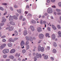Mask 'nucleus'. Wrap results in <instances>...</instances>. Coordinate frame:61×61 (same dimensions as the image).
I'll return each mask as SVG.
<instances>
[{"mask_svg":"<svg viewBox=\"0 0 61 61\" xmlns=\"http://www.w3.org/2000/svg\"><path fill=\"white\" fill-rule=\"evenodd\" d=\"M58 5L59 7H61V2H59L58 3Z\"/></svg>","mask_w":61,"mask_h":61,"instance_id":"obj_31","label":"nucleus"},{"mask_svg":"<svg viewBox=\"0 0 61 61\" xmlns=\"http://www.w3.org/2000/svg\"><path fill=\"white\" fill-rule=\"evenodd\" d=\"M37 30L39 32H40L42 31L41 27H38L37 29Z\"/></svg>","mask_w":61,"mask_h":61,"instance_id":"obj_8","label":"nucleus"},{"mask_svg":"<svg viewBox=\"0 0 61 61\" xmlns=\"http://www.w3.org/2000/svg\"><path fill=\"white\" fill-rule=\"evenodd\" d=\"M4 24V23H1L0 24V26H2Z\"/></svg>","mask_w":61,"mask_h":61,"instance_id":"obj_43","label":"nucleus"},{"mask_svg":"<svg viewBox=\"0 0 61 61\" xmlns=\"http://www.w3.org/2000/svg\"><path fill=\"white\" fill-rule=\"evenodd\" d=\"M27 34V31H24V35L25 36Z\"/></svg>","mask_w":61,"mask_h":61,"instance_id":"obj_25","label":"nucleus"},{"mask_svg":"<svg viewBox=\"0 0 61 61\" xmlns=\"http://www.w3.org/2000/svg\"><path fill=\"white\" fill-rule=\"evenodd\" d=\"M29 8V6L28 5L27 6V7H26V8Z\"/></svg>","mask_w":61,"mask_h":61,"instance_id":"obj_63","label":"nucleus"},{"mask_svg":"<svg viewBox=\"0 0 61 61\" xmlns=\"http://www.w3.org/2000/svg\"><path fill=\"white\" fill-rule=\"evenodd\" d=\"M50 49V47L49 46H47L46 50H48Z\"/></svg>","mask_w":61,"mask_h":61,"instance_id":"obj_28","label":"nucleus"},{"mask_svg":"<svg viewBox=\"0 0 61 61\" xmlns=\"http://www.w3.org/2000/svg\"><path fill=\"white\" fill-rule=\"evenodd\" d=\"M9 58H11L12 59H13L14 58V56H10L9 57Z\"/></svg>","mask_w":61,"mask_h":61,"instance_id":"obj_24","label":"nucleus"},{"mask_svg":"<svg viewBox=\"0 0 61 61\" xmlns=\"http://www.w3.org/2000/svg\"><path fill=\"white\" fill-rule=\"evenodd\" d=\"M6 37V36H2L1 37V38H4Z\"/></svg>","mask_w":61,"mask_h":61,"instance_id":"obj_51","label":"nucleus"},{"mask_svg":"<svg viewBox=\"0 0 61 61\" xmlns=\"http://www.w3.org/2000/svg\"><path fill=\"white\" fill-rule=\"evenodd\" d=\"M10 24L11 25H15V22L12 21H10Z\"/></svg>","mask_w":61,"mask_h":61,"instance_id":"obj_11","label":"nucleus"},{"mask_svg":"<svg viewBox=\"0 0 61 61\" xmlns=\"http://www.w3.org/2000/svg\"><path fill=\"white\" fill-rule=\"evenodd\" d=\"M32 17V15L30 13H28L27 15V17L30 18Z\"/></svg>","mask_w":61,"mask_h":61,"instance_id":"obj_13","label":"nucleus"},{"mask_svg":"<svg viewBox=\"0 0 61 61\" xmlns=\"http://www.w3.org/2000/svg\"><path fill=\"white\" fill-rule=\"evenodd\" d=\"M10 9L12 11L13 10V9L12 7H10Z\"/></svg>","mask_w":61,"mask_h":61,"instance_id":"obj_60","label":"nucleus"},{"mask_svg":"<svg viewBox=\"0 0 61 61\" xmlns=\"http://www.w3.org/2000/svg\"><path fill=\"white\" fill-rule=\"evenodd\" d=\"M57 27L59 29H60L61 28V27L59 25H58L57 26Z\"/></svg>","mask_w":61,"mask_h":61,"instance_id":"obj_45","label":"nucleus"},{"mask_svg":"<svg viewBox=\"0 0 61 61\" xmlns=\"http://www.w3.org/2000/svg\"><path fill=\"white\" fill-rule=\"evenodd\" d=\"M53 46L55 47H56L57 46V45H56V43H55L53 44Z\"/></svg>","mask_w":61,"mask_h":61,"instance_id":"obj_42","label":"nucleus"},{"mask_svg":"<svg viewBox=\"0 0 61 61\" xmlns=\"http://www.w3.org/2000/svg\"><path fill=\"white\" fill-rule=\"evenodd\" d=\"M33 48L34 49V50H33V51H35V49L36 48V46H34Z\"/></svg>","mask_w":61,"mask_h":61,"instance_id":"obj_48","label":"nucleus"},{"mask_svg":"<svg viewBox=\"0 0 61 61\" xmlns=\"http://www.w3.org/2000/svg\"><path fill=\"white\" fill-rule=\"evenodd\" d=\"M6 20V19L4 18V17H2V22H5Z\"/></svg>","mask_w":61,"mask_h":61,"instance_id":"obj_10","label":"nucleus"},{"mask_svg":"<svg viewBox=\"0 0 61 61\" xmlns=\"http://www.w3.org/2000/svg\"><path fill=\"white\" fill-rule=\"evenodd\" d=\"M13 17H14V19L15 20H17L18 19L17 16L15 15H14Z\"/></svg>","mask_w":61,"mask_h":61,"instance_id":"obj_21","label":"nucleus"},{"mask_svg":"<svg viewBox=\"0 0 61 61\" xmlns=\"http://www.w3.org/2000/svg\"><path fill=\"white\" fill-rule=\"evenodd\" d=\"M2 41L3 42H5L6 41V40L5 39H3L2 40Z\"/></svg>","mask_w":61,"mask_h":61,"instance_id":"obj_46","label":"nucleus"},{"mask_svg":"<svg viewBox=\"0 0 61 61\" xmlns=\"http://www.w3.org/2000/svg\"><path fill=\"white\" fill-rule=\"evenodd\" d=\"M51 1L52 2V3H54L55 2V0H51Z\"/></svg>","mask_w":61,"mask_h":61,"instance_id":"obj_55","label":"nucleus"},{"mask_svg":"<svg viewBox=\"0 0 61 61\" xmlns=\"http://www.w3.org/2000/svg\"><path fill=\"white\" fill-rule=\"evenodd\" d=\"M25 20V18H24L23 19V20H22V21H24Z\"/></svg>","mask_w":61,"mask_h":61,"instance_id":"obj_61","label":"nucleus"},{"mask_svg":"<svg viewBox=\"0 0 61 61\" xmlns=\"http://www.w3.org/2000/svg\"><path fill=\"white\" fill-rule=\"evenodd\" d=\"M14 7L15 8H17L18 7V6L16 5H15L14 6Z\"/></svg>","mask_w":61,"mask_h":61,"instance_id":"obj_57","label":"nucleus"},{"mask_svg":"<svg viewBox=\"0 0 61 61\" xmlns=\"http://www.w3.org/2000/svg\"><path fill=\"white\" fill-rule=\"evenodd\" d=\"M44 36V35H43L42 34H40L39 36V38L41 39H42Z\"/></svg>","mask_w":61,"mask_h":61,"instance_id":"obj_5","label":"nucleus"},{"mask_svg":"<svg viewBox=\"0 0 61 61\" xmlns=\"http://www.w3.org/2000/svg\"><path fill=\"white\" fill-rule=\"evenodd\" d=\"M57 14L59 15H61V13L60 12H58L57 13Z\"/></svg>","mask_w":61,"mask_h":61,"instance_id":"obj_41","label":"nucleus"},{"mask_svg":"<svg viewBox=\"0 0 61 61\" xmlns=\"http://www.w3.org/2000/svg\"><path fill=\"white\" fill-rule=\"evenodd\" d=\"M53 52L54 53H56V51L55 49H54L53 50Z\"/></svg>","mask_w":61,"mask_h":61,"instance_id":"obj_26","label":"nucleus"},{"mask_svg":"<svg viewBox=\"0 0 61 61\" xmlns=\"http://www.w3.org/2000/svg\"><path fill=\"white\" fill-rule=\"evenodd\" d=\"M18 38H14L13 39V40L14 41V42L15 41H16L17 40H18Z\"/></svg>","mask_w":61,"mask_h":61,"instance_id":"obj_32","label":"nucleus"},{"mask_svg":"<svg viewBox=\"0 0 61 61\" xmlns=\"http://www.w3.org/2000/svg\"><path fill=\"white\" fill-rule=\"evenodd\" d=\"M44 58L45 59H46L48 58V56L47 55H46L44 57Z\"/></svg>","mask_w":61,"mask_h":61,"instance_id":"obj_23","label":"nucleus"},{"mask_svg":"<svg viewBox=\"0 0 61 61\" xmlns=\"http://www.w3.org/2000/svg\"><path fill=\"white\" fill-rule=\"evenodd\" d=\"M56 36H55V35L54 34H53L51 36V37L52 39L53 40H54L55 39V37Z\"/></svg>","mask_w":61,"mask_h":61,"instance_id":"obj_15","label":"nucleus"},{"mask_svg":"<svg viewBox=\"0 0 61 61\" xmlns=\"http://www.w3.org/2000/svg\"><path fill=\"white\" fill-rule=\"evenodd\" d=\"M37 60L36 57V56H35L34 58V61H36Z\"/></svg>","mask_w":61,"mask_h":61,"instance_id":"obj_38","label":"nucleus"},{"mask_svg":"<svg viewBox=\"0 0 61 61\" xmlns=\"http://www.w3.org/2000/svg\"><path fill=\"white\" fill-rule=\"evenodd\" d=\"M7 56L6 55H4L3 56V57L4 58H6V57Z\"/></svg>","mask_w":61,"mask_h":61,"instance_id":"obj_49","label":"nucleus"},{"mask_svg":"<svg viewBox=\"0 0 61 61\" xmlns=\"http://www.w3.org/2000/svg\"><path fill=\"white\" fill-rule=\"evenodd\" d=\"M52 7H53V8H56V6L55 5H53L52 6Z\"/></svg>","mask_w":61,"mask_h":61,"instance_id":"obj_59","label":"nucleus"},{"mask_svg":"<svg viewBox=\"0 0 61 61\" xmlns=\"http://www.w3.org/2000/svg\"><path fill=\"white\" fill-rule=\"evenodd\" d=\"M6 45L5 44H3L0 47V49H2L4 47H5V46Z\"/></svg>","mask_w":61,"mask_h":61,"instance_id":"obj_6","label":"nucleus"},{"mask_svg":"<svg viewBox=\"0 0 61 61\" xmlns=\"http://www.w3.org/2000/svg\"><path fill=\"white\" fill-rule=\"evenodd\" d=\"M47 3H49L50 2V0H47Z\"/></svg>","mask_w":61,"mask_h":61,"instance_id":"obj_52","label":"nucleus"},{"mask_svg":"<svg viewBox=\"0 0 61 61\" xmlns=\"http://www.w3.org/2000/svg\"><path fill=\"white\" fill-rule=\"evenodd\" d=\"M52 27L53 29L54 30H56V27H55L54 25H52Z\"/></svg>","mask_w":61,"mask_h":61,"instance_id":"obj_19","label":"nucleus"},{"mask_svg":"<svg viewBox=\"0 0 61 61\" xmlns=\"http://www.w3.org/2000/svg\"><path fill=\"white\" fill-rule=\"evenodd\" d=\"M0 9L2 11L4 10V9L2 7H0Z\"/></svg>","mask_w":61,"mask_h":61,"instance_id":"obj_35","label":"nucleus"},{"mask_svg":"<svg viewBox=\"0 0 61 61\" xmlns=\"http://www.w3.org/2000/svg\"><path fill=\"white\" fill-rule=\"evenodd\" d=\"M31 22L32 23H34V24H35L36 23V21L34 20H32L31 21Z\"/></svg>","mask_w":61,"mask_h":61,"instance_id":"obj_20","label":"nucleus"},{"mask_svg":"<svg viewBox=\"0 0 61 61\" xmlns=\"http://www.w3.org/2000/svg\"><path fill=\"white\" fill-rule=\"evenodd\" d=\"M26 52V50L25 49H23L22 50V53H24Z\"/></svg>","mask_w":61,"mask_h":61,"instance_id":"obj_40","label":"nucleus"},{"mask_svg":"<svg viewBox=\"0 0 61 61\" xmlns=\"http://www.w3.org/2000/svg\"><path fill=\"white\" fill-rule=\"evenodd\" d=\"M16 56H18V57H19V56H20V54H16Z\"/></svg>","mask_w":61,"mask_h":61,"instance_id":"obj_53","label":"nucleus"},{"mask_svg":"<svg viewBox=\"0 0 61 61\" xmlns=\"http://www.w3.org/2000/svg\"><path fill=\"white\" fill-rule=\"evenodd\" d=\"M56 11L57 12H59L60 11V10L57 9H56Z\"/></svg>","mask_w":61,"mask_h":61,"instance_id":"obj_34","label":"nucleus"},{"mask_svg":"<svg viewBox=\"0 0 61 61\" xmlns=\"http://www.w3.org/2000/svg\"><path fill=\"white\" fill-rule=\"evenodd\" d=\"M25 38H26L27 41H28L29 40L31 41H33V39L31 37L26 36L25 37Z\"/></svg>","mask_w":61,"mask_h":61,"instance_id":"obj_1","label":"nucleus"},{"mask_svg":"<svg viewBox=\"0 0 61 61\" xmlns=\"http://www.w3.org/2000/svg\"><path fill=\"white\" fill-rule=\"evenodd\" d=\"M10 60L9 59H7L6 60V61H9Z\"/></svg>","mask_w":61,"mask_h":61,"instance_id":"obj_64","label":"nucleus"},{"mask_svg":"<svg viewBox=\"0 0 61 61\" xmlns=\"http://www.w3.org/2000/svg\"><path fill=\"white\" fill-rule=\"evenodd\" d=\"M58 34L61 37V32L59 31L58 32Z\"/></svg>","mask_w":61,"mask_h":61,"instance_id":"obj_29","label":"nucleus"},{"mask_svg":"<svg viewBox=\"0 0 61 61\" xmlns=\"http://www.w3.org/2000/svg\"><path fill=\"white\" fill-rule=\"evenodd\" d=\"M17 11L19 13H20L21 12V10L20 9L19 10H17Z\"/></svg>","mask_w":61,"mask_h":61,"instance_id":"obj_27","label":"nucleus"},{"mask_svg":"<svg viewBox=\"0 0 61 61\" xmlns=\"http://www.w3.org/2000/svg\"><path fill=\"white\" fill-rule=\"evenodd\" d=\"M51 59L52 61H53L54 60V58H53V57H51Z\"/></svg>","mask_w":61,"mask_h":61,"instance_id":"obj_44","label":"nucleus"},{"mask_svg":"<svg viewBox=\"0 0 61 61\" xmlns=\"http://www.w3.org/2000/svg\"><path fill=\"white\" fill-rule=\"evenodd\" d=\"M43 23L44 24H45L46 23V21H43Z\"/></svg>","mask_w":61,"mask_h":61,"instance_id":"obj_58","label":"nucleus"},{"mask_svg":"<svg viewBox=\"0 0 61 61\" xmlns=\"http://www.w3.org/2000/svg\"><path fill=\"white\" fill-rule=\"evenodd\" d=\"M49 34L48 33H46V37L48 36H49Z\"/></svg>","mask_w":61,"mask_h":61,"instance_id":"obj_47","label":"nucleus"},{"mask_svg":"<svg viewBox=\"0 0 61 61\" xmlns=\"http://www.w3.org/2000/svg\"><path fill=\"white\" fill-rule=\"evenodd\" d=\"M25 42H24L23 41H21V42L20 45L21 46H24L25 45Z\"/></svg>","mask_w":61,"mask_h":61,"instance_id":"obj_9","label":"nucleus"},{"mask_svg":"<svg viewBox=\"0 0 61 61\" xmlns=\"http://www.w3.org/2000/svg\"><path fill=\"white\" fill-rule=\"evenodd\" d=\"M15 51V50L14 49H12L11 50L10 53H14Z\"/></svg>","mask_w":61,"mask_h":61,"instance_id":"obj_14","label":"nucleus"},{"mask_svg":"<svg viewBox=\"0 0 61 61\" xmlns=\"http://www.w3.org/2000/svg\"><path fill=\"white\" fill-rule=\"evenodd\" d=\"M9 42H14V41L13 40L12 38H10L9 39Z\"/></svg>","mask_w":61,"mask_h":61,"instance_id":"obj_16","label":"nucleus"},{"mask_svg":"<svg viewBox=\"0 0 61 61\" xmlns=\"http://www.w3.org/2000/svg\"><path fill=\"white\" fill-rule=\"evenodd\" d=\"M10 27V26H8V27H7V28H6V30H8V29H9Z\"/></svg>","mask_w":61,"mask_h":61,"instance_id":"obj_56","label":"nucleus"},{"mask_svg":"<svg viewBox=\"0 0 61 61\" xmlns=\"http://www.w3.org/2000/svg\"><path fill=\"white\" fill-rule=\"evenodd\" d=\"M22 18L23 16H22L21 15L20 16V17L19 18V19L20 20H22Z\"/></svg>","mask_w":61,"mask_h":61,"instance_id":"obj_37","label":"nucleus"},{"mask_svg":"<svg viewBox=\"0 0 61 61\" xmlns=\"http://www.w3.org/2000/svg\"><path fill=\"white\" fill-rule=\"evenodd\" d=\"M14 27L13 26H11L10 28H9V29L8 30V31H10L12 30L13 29Z\"/></svg>","mask_w":61,"mask_h":61,"instance_id":"obj_7","label":"nucleus"},{"mask_svg":"<svg viewBox=\"0 0 61 61\" xmlns=\"http://www.w3.org/2000/svg\"><path fill=\"white\" fill-rule=\"evenodd\" d=\"M2 5H7V4L6 3H2Z\"/></svg>","mask_w":61,"mask_h":61,"instance_id":"obj_54","label":"nucleus"},{"mask_svg":"<svg viewBox=\"0 0 61 61\" xmlns=\"http://www.w3.org/2000/svg\"><path fill=\"white\" fill-rule=\"evenodd\" d=\"M47 29L48 31H50V27H48Z\"/></svg>","mask_w":61,"mask_h":61,"instance_id":"obj_50","label":"nucleus"},{"mask_svg":"<svg viewBox=\"0 0 61 61\" xmlns=\"http://www.w3.org/2000/svg\"><path fill=\"white\" fill-rule=\"evenodd\" d=\"M6 53H8L9 52V50L8 49H5Z\"/></svg>","mask_w":61,"mask_h":61,"instance_id":"obj_36","label":"nucleus"},{"mask_svg":"<svg viewBox=\"0 0 61 61\" xmlns=\"http://www.w3.org/2000/svg\"><path fill=\"white\" fill-rule=\"evenodd\" d=\"M29 44V42L28 41H27L26 42V43H25V45L26 46L27 45V44Z\"/></svg>","mask_w":61,"mask_h":61,"instance_id":"obj_39","label":"nucleus"},{"mask_svg":"<svg viewBox=\"0 0 61 61\" xmlns=\"http://www.w3.org/2000/svg\"><path fill=\"white\" fill-rule=\"evenodd\" d=\"M38 51H41L42 52H43L44 51V48L43 47H41V46H38Z\"/></svg>","mask_w":61,"mask_h":61,"instance_id":"obj_2","label":"nucleus"},{"mask_svg":"<svg viewBox=\"0 0 61 61\" xmlns=\"http://www.w3.org/2000/svg\"><path fill=\"white\" fill-rule=\"evenodd\" d=\"M8 45L9 47H11L12 45V44L11 43H8Z\"/></svg>","mask_w":61,"mask_h":61,"instance_id":"obj_17","label":"nucleus"},{"mask_svg":"<svg viewBox=\"0 0 61 61\" xmlns=\"http://www.w3.org/2000/svg\"><path fill=\"white\" fill-rule=\"evenodd\" d=\"M41 40H40L38 42V43H40L41 42Z\"/></svg>","mask_w":61,"mask_h":61,"instance_id":"obj_62","label":"nucleus"},{"mask_svg":"<svg viewBox=\"0 0 61 61\" xmlns=\"http://www.w3.org/2000/svg\"><path fill=\"white\" fill-rule=\"evenodd\" d=\"M30 28L32 31H34V28L33 26H30Z\"/></svg>","mask_w":61,"mask_h":61,"instance_id":"obj_12","label":"nucleus"},{"mask_svg":"<svg viewBox=\"0 0 61 61\" xmlns=\"http://www.w3.org/2000/svg\"><path fill=\"white\" fill-rule=\"evenodd\" d=\"M15 35V36H17L18 35V33L16 31H14Z\"/></svg>","mask_w":61,"mask_h":61,"instance_id":"obj_22","label":"nucleus"},{"mask_svg":"<svg viewBox=\"0 0 61 61\" xmlns=\"http://www.w3.org/2000/svg\"><path fill=\"white\" fill-rule=\"evenodd\" d=\"M36 56L37 58H39V57L40 58H41V56L40 54H39L38 53H36Z\"/></svg>","mask_w":61,"mask_h":61,"instance_id":"obj_4","label":"nucleus"},{"mask_svg":"<svg viewBox=\"0 0 61 61\" xmlns=\"http://www.w3.org/2000/svg\"><path fill=\"white\" fill-rule=\"evenodd\" d=\"M29 45H27V46H26V48L27 49V50L29 49Z\"/></svg>","mask_w":61,"mask_h":61,"instance_id":"obj_30","label":"nucleus"},{"mask_svg":"<svg viewBox=\"0 0 61 61\" xmlns=\"http://www.w3.org/2000/svg\"><path fill=\"white\" fill-rule=\"evenodd\" d=\"M3 53L4 54H5V53H6V50H5V49H4V50L3 51Z\"/></svg>","mask_w":61,"mask_h":61,"instance_id":"obj_33","label":"nucleus"},{"mask_svg":"<svg viewBox=\"0 0 61 61\" xmlns=\"http://www.w3.org/2000/svg\"><path fill=\"white\" fill-rule=\"evenodd\" d=\"M9 20L11 21L13 20V16H10V17L9 18Z\"/></svg>","mask_w":61,"mask_h":61,"instance_id":"obj_18","label":"nucleus"},{"mask_svg":"<svg viewBox=\"0 0 61 61\" xmlns=\"http://www.w3.org/2000/svg\"><path fill=\"white\" fill-rule=\"evenodd\" d=\"M47 12L48 13H51L53 11L52 8H49L48 9Z\"/></svg>","mask_w":61,"mask_h":61,"instance_id":"obj_3","label":"nucleus"}]
</instances>
